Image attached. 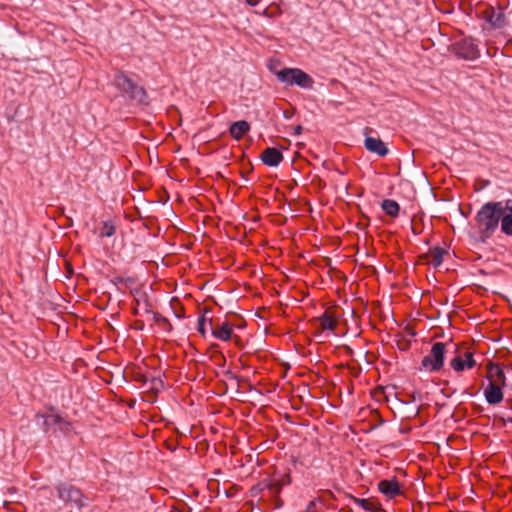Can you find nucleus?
<instances>
[{
    "mask_svg": "<svg viewBox=\"0 0 512 512\" xmlns=\"http://www.w3.org/2000/svg\"><path fill=\"white\" fill-rule=\"evenodd\" d=\"M500 220L502 232L508 236H512V199L503 203V214Z\"/></svg>",
    "mask_w": 512,
    "mask_h": 512,
    "instance_id": "9",
    "label": "nucleus"
},
{
    "mask_svg": "<svg viewBox=\"0 0 512 512\" xmlns=\"http://www.w3.org/2000/svg\"><path fill=\"white\" fill-rule=\"evenodd\" d=\"M115 234V226L111 221H104L100 237H111Z\"/></svg>",
    "mask_w": 512,
    "mask_h": 512,
    "instance_id": "23",
    "label": "nucleus"
},
{
    "mask_svg": "<svg viewBox=\"0 0 512 512\" xmlns=\"http://www.w3.org/2000/svg\"><path fill=\"white\" fill-rule=\"evenodd\" d=\"M487 378L489 381L494 380L501 386L506 385V376L503 369L498 365L490 362L487 365Z\"/></svg>",
    "mask_w": 512,
    "mask_h": 512,
    "instance_id": "15",
    "label": "nucleus"
},
{
    "mask_svg": "<svg viewBox=\"0 0 512 512\" xmlns=\"http://www.w3.org/2000/svg\"><path fill=\"white\" fill-rule=\"evenodd\" d=\"M325 493H326V494H327L331 499H335V496H334V494H333L331 491H329V490H328V491H326Z\"/></svg>",
    "mask_w": 512,
    "mask_h": 512,
    "instance_id": "32",
    "label": "nucleus"
},
{
    "mask_svg": "<svg viewBox=\"0 0 512 512\" xmlns=\"http://www.w3.org/2000/svg\"><path fill=\"white\" fill-rule=\"evenodd\" d=\"M503 214V202H488L478 211L475 220L484 238H489L499 225Z\"/></svg>",
    "mask_w": 512,
    "mask_h": 512,
    "instance_id": "1",
    "label": "nucleus"
},
{
    "mask_svg": "<svg viewBox=\"0 0 512 512\" xmlns=\"http://www.w3.org/2000/svg\"><path fill=\"white\" fill-rule=\"evenodd\" d=\"M209 325L214 337L222 341L230 340L232 336V325H230L228 322L214 325L212 319H209Z\"/></svg>",
    "mask_w": 512,
    "mask_h": 512,
    "instance_id": "13",
    "label": "nucleus"
},
{
    "mask_svg": "<svg viewBox=\"0 0 512 512\" xmlns=\"http://www.w3.org/2000/svg\"><path fill=\"white\" fill-rule=\"evenodd\" d=\"M302 132V126L298 125L296 128H295V134L296 135H300Z\"/></svg>",
    "mask_w": 512,
    "mask_h": 512,
    "instance_id": "30",
    "label": "nucleus"
},
{
    "mask_svg": "<svg viewBox=\"0 0 512 512\" xmlns=\"http://www.w3.org/2000/svg\"><path fill=\"white\" fill-rule=\"evenodd\" d=\"M271 480H274L276 484L279 486V492L281 491L282 487L285 485H289L291 483V477L289 474H284L280 479L272 478Z\"/></svg>",
    "mask_w": 512,
    "mask_h": 512,
    "instance_id": "24",
    "label": "nucleus"
},
{
    "mask_svg": "<svg viewBox=\"0 0 512 512\" xmlns=\"http://www.w3.org/2000/svg\"><path fill=\"white\" fill-rule=\"evenodd\" d=\"M260 158L265 165L270 167H276L283 161L281 151L274 147L266 148Z\"/></svg>",
    "mask_w": 512,
    "mask_h": 512,
    "instance_id": "12",
    "label": "nucleus"
},
{
    "mask_svg": "<svg viewBox=\"0 0 512 512\" xmlns=\"http://www.w3.org/2000/svg\"><path fill=\"white\" fill-rule=\"evenodd\" d=\"M155 318H156V321H160V320H162V321H165V322H166V318H163V317H162V316H160L159 314H156V315H155Z\"/></svg>",
    "mask_w": 512,
    "mask_h": 512,
    "instance_id": "31",
    "label": "nucleus"
},
{
    "mask_svg": "<svg viewBox=\"0 0 512 512\" xmlns=\"http://www.w3.org/2000/svg\"><path fill=\"white\" fill-rule=\"evenodd\" d=\"M450 366L452 367V369L456 372H460V371H463L465 368H467V365H465V360L464 358L462 357V355H457L455 356L451 361H450Z\"/></svg>",
    "mask_w": 512,
    "mask_h": 512,
    "instance_id": "21",
    "label": "nucleus"
},
{
    "mask_svg": "<svg viewBox=\"0 0 512 512\" xmlns=\"http://www.w3.org/2000/svg\"><path fill=\"white\" fill-rule=\"evenodd\" d=\"M36 417L43 419L42 427L44 432H48L50 430V427L53 425L59 426V429L64 433H68L72 429L71 422L64 419L58 414L43 415L38 413L36 414Z\"/></svg>",
    "mask_w": 512,
    "mask_h": 512,
    "instance_id": "6",
    "label": "nucleus"
},
{
    "mask_svg": "<svg viewBox=\"0 0 512 512\" xmlns=\"http://www.w3.org/2000/svg\"><path fill=\"white\" fill-rule=\"evenodd\" d=\"M446 354V344L436 342L432 345L430 353L423 357L421 369L428 372H436L442 369Z\"/></svg>",
    "mask_w": 512,
    "mask_h": 512,
    "instance_id": "4",
    "label": "nucleus"
},
{
    "mask_svg": "<svg viewBox=\"0 0 512 512\" xmlns=\"http://www.w3.org/2000/svg\"><path fill=\"white\" fill-rule=\"evenodd\" d=\"M462 357L465 360V365H467V368L471 369L476 365V362H475L471 352H469V351L464 352Z\"/></svg>",
    "mask_w": 512,
    "mask_h": 512,
    "instance_id": "26",
    "label": "nucleus"
},
{
    "mask_svg": "<svg viewBox=\"0 0 512 512\" xmlns=\"http://www.w3.org/2000/svg\"><path fill=\"white\" fill-rule=\"evenodd\" d=\"M348 497L353 500L356 504L361 506L364 510L367 511H378L380 510V505L377 502L368 500V499H360L357 497H354L352 495H348Z\"/></svg>",
    "mask_w": 512,
    "mask_h": 512,
    "instance_id": "19",
    "label": "nucleus"
},
{
    "mask_svg": "<svg viewBox=\"0 0 512 512\" xmlns=\"http://www.w3.org/2000/svg\"><path fill=\"white\" fill-rule=\"evenodd\" d=\"M319 327L322 330H330L334 331L337 326V321L332 317L328 312H325L322 316L318 318Z\"/></svg>",
    "mask_w": 512,
    "mask_h": 512,
    "instance_id": "18",
    "label": "nucleus"
},
{
    "mask_svg": "<svg viewBox=\"0 0 512 512\" xmlns=\"http://www.w3.org/2000/svg\"><path fill=\"white\" fill-rule=\"evenodd\" d=\"M501 385L494 380L489 381L487 387L484 389V396L490 405L499 404L503 400V391Z\"/></svg>",
    "mask_w": 512,
    "mask_h": 512,
    "instance_id": "8",
    "label": "nucleus"
},
{
    "mask_svg": "<svg viewBox=\"0 0 512 512\" xmlns=\"http://www.w3.org/2000/svg\"><path fill=\"white\" fill-rule=\"evenodd\" d=\"M317 501H322V500H321V498L316 499V500H312V501L308 504V506H307V508H306L305 512H317Z\"/></svg>",
    "mask_w": 512,
    "mask_h": 512,
    "instance_id": "27",
    "label": "nucleus"
},
{
    "mask_svg": "<svg viewBox=\"0 0 512 512\" xmlns=\"http://www.w3.org/2000/svg\"><path fill=\"white\" fill-rule=\"evenodd\" d=\"M58 497L66 504H71L81 509L85 506V496L81 490L71 484L60 483L56 487Z\"/></svg>",
    "mask_w": 512,
    "mask_h": 512,
    "instance_id": "5",
    "label": "nucleus"
},
{
    "mask_svg": "<svg viewBox=\"0 0 512 512\" xmlns=\"http://www.w3.org/2000/svg\"><path fill=\"white\" fill-rule=\"evenodd\" d=\"M135 301H136V305H137V307L135 308V313L136 314L138 313V309L139 308L144 309L145 312H149L150 311L149 308H148L149 305H148L146 300L143 301V307H142V305H141L142 303H141V301L139 299H136Z\"/></svg>",
    "mask_w": 512,
    "mask_h": 512,
    "instance_id": "28",
    "label": "nucleus"
},
{
    "mask_svg": "<svg viewBox=\"0 0 512 512\" xmlns=\"http://www.w3.org/2000/svg\"><path fill=\"white\" fill-rule=\"evenodd\" d=\"M488 21L495 27H501L504 22V14L502 12L492 11L488 17Z\"/></svg>",
    "mask_w": 512,
    "mask_h": 512,
    "instance_id": "22",
    "label": "nucleus"
},
{
    "mask_svg": "<svg viewBox=\"0 0 512 512\" xmlns=\"http://www.w3.org/2000/svg\"><path fill=\"white\" fill-rule=\"evenodd\" d=\"M456 54L466 60H474L479 57V51L472 39H463L456 43Z\"/></svg>",
    "mask_w": 512,
    "mask_h": 512,
    "instance_id": "7",
    "label": "nucleus"
},
{
    "mask_svg": "<svg viewBox=\"0 0 512 512\" xmlns=\"http://www.w3.org/2000/svg\"><path fill=\"white\" fill-rule=\"evenodd\" d=\"M249 130H250V125L245 120L236 121V122L232 123L229 128V132H230L231 136L236 140L241 139L243 137V135L245 133H247Z\"/></svg>",
    "mask_w": 512,
    "mask_h": 512,
    "instance_id": "16",
    "label": "nucleus"
},
{
    "mask_svg": "<svg viewBox=\"0 0 512 512\" xmlns=\"http://www.w3.org/2000/svg\"><path fill=\"white\" fill-rule=\"evenodd\" d=\"M277 79L286 85H297L304 89H311L314 80L306 72L298 68H284L276 73Z\"/></svg>",
    "mask_w": 512,
    "mask_h": 512,
    "instance_id": "3",
    "label": "nucleus"
},
{
    "mask_svg": "<svg viewBox=\"0 0 512 512\" xmlns=\"http://www.w3.org/2000/svg\"><path fill=\"white\" fill-rule=\"evenodd\" d=\"M246 2L251 6H255L260 2V0H246Z\"/></svg>",
    "mask_w": 512,
    "mask_h": 512,
    "instance_id": "29",
    "label": "nucleus"
},
{
    "mask_svg": "<svg viewBox=\"0 0 512 512\" xmlns=\"http://www.w3.org/2000/svg\"><path fill=\"white\" fill-rule=\"evenodd\" d=\"M114 85L131 101H134L138 104H148V96L144 87L135 83L124 72H116V74L114 75Z\"/></svg>",
    "mask_w": 512,
    "mask_h": 512,
    "instance_id": "2",
    "label": "nucleus"
},
{
    "mask_svg": "<svg viewBox=\"0 0 512 512\" xmlns=\"http://www.w3.org/2000/svg\"><path fill=\"white\" fill-rule=\"evenodd\" d=\"M447 254V250L440 248V247H434L429 250L428 257L431 258L429 260V263L432 264L434 267H438L443 262V256Z\"/></svg>",
    "mask_w": 512,
    "mask_h": 512,
    "instance_id": "17",
    "label": "nucleus"
},
{
    "mask_svg": "<svg viewBox=\"0 0 512 512\" xmlns=\"http://www.w3.org/2000/svg\"><path fill=\"white\" fill-rule=\"evenodd\" d=\"M364 146L369 152L375 153L380 157L386 156L389 152L387 146L381 139L371 136L365 138Z\"/></svg>",
    "mask_w": 512,
    "mask_h": 512,
    "instance_id": "10",
    "label": "nucleus"
},
{
    "mask_svg": "<svg viewBox=\"0 0 512 512\" xmlns=\"http://www.w3.org/2000/svg\"><path fill=\"white\" fill-rule=\"evenodd\" d=\"M264 491H268L271 496H276L279 494V486L275 483L274 480L264 479L251 489L253 496H256Z\"/></svg>",
    "mask_w": 512,
    "mask_h": 512,
    "instance_id": "14",
    "label": "nucleus"
},
{
    "mask_svg": "<svg viewBox=\"0 0 512 512\" xmlns=\"http://www.w3.org/2000/svg\"><path fill=\"white\" fill-rule=\"evenodd\" d=\"M207 319L205 317V315H202L199 317L198 319V327H197V330L198 332L202 335V336H205L206 335V323H207Z\"/></svg>",
    "mask_w": 512,
    "mask_h": 512,
    "instance_id": "25",
    "label": "nucleus"
},
{
    "mask_svg": "<svg viewBox=\"0 0 512 512\" xmlns=\"http://www.w3.org/2000/svg\"><path fill=\"white\" fill-rule=\"evenodd\" d=\"M378 489L389 498H394L401 494L400 484L396 478L381 480L378 483Z\"/></svg>",
    "mask_w": 512,
    "mask_h": 512,
    "instance_id": "11",
    "label": "nucleus"
},
{
    "mask_svg": "<svg viewBox=\"0 0 512 512\" xmlns=\"http://www.w3.org/2000/svg\"><path fill=\"white\" fill-rule=\"evenodd\" d=\"M382 209L385 211V213L391 217H396L399 214V204L391 199H385L382 201L381 204Z\"/></svg>",
    "mask_w": 512,
    "mask_h": 512,
    "instance_id": "20",
    "label": "nucleus"
}]
</instances>
